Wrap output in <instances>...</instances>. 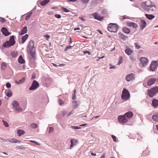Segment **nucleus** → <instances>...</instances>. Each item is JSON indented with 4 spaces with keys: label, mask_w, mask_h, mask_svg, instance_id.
<instances>
[{
    "label": "nucleus",
    "mask_w": 158,
    "mask_h": 158,
    "mask_svg": "<svg viewBox=\"0 0 158 158\" xmlns=\"http://www.w3.org/2000/svg\"><path fill=\"white\" fill-rule=\"evenodd\" d=\"M28 48H29L30 54L31 59L30 60V63L31 64V67H34L35 65V63L34 61V60L35 58V48L34 47V42L33 40H31L29 41L28 45Z\"/></svg>",
    "instance_id": "obj_1"
},
{
    "label": "nucleus",
    "mask_w": 158,
    "mask_h": 158,
    "mask_svg": "<svg viewBox=\"0 0 158 158\" xmlns=\"http://www.w3.org/2000/svg\"><path fill=\"white\" fill-rule=\"evenodd\" d=\"M15 43L14 36L13 35L10 38L9 41H6L3 44V46L5 48L9 47L15 44Z\"/></svg>",
    "instance_id": "obj_2"
},
{
    "label": "nucleus",
    "mask_w": 158,
    "mask_h": 158,
    "mask_svg": "<svg viewBox=\"0 0 158 158\" xmlns=\"http://www.w3.org/2000/svg\"><path fill=\"white\" fill-rule=\"evenodd\" d=\"M158 92V86H156L148 90V94L151 97H153Z\"/></svg>",
    "instance_id": "obj_3"
},
{
    "label": "nucleus",
    "mask_w": 158,
    "mask_h": 158,
    "mask_svg": "<svg viewBox=\"0 0 158 158\" xmlns=\"http://www.w3.org/2000/svg\"><path fill=\"white\" fill-rule=\"evenodd\" d=\"M118 29L117 25L114 23H110L107 27V29L109 31L114 32H116Z\"/></svg>",
    "instance_id": "obj_4"
},
{
    "label": "nucleus",
    "mask_w": 158,
    "mask_h": 158,
    "mask_svg": "<svg viewBox=\"0 0 158 158\" xmlns=\"http://www.w3.org/2000/svg\"><path fill=\"white\" fill-rule=\"evenodd\" d=\"M12 105L14 110L18 112L22 111V109L19 106V104L17 101H14L12 103Z\"/></svg>",
    "instance_id": "obj_5"
},
{
    "label": "nucleus",
    "mask_w": 158,
    "mask_h": 158,
    "mask_svg": "<svg viewBox=\"0 0 158 158\" xmlns=\"http://www.w3.org/2000/svg\"><path fill=\"white\" fill-rule=\"evenodd\" d=\"M130 96V94L128 91L126 89H123L122 95V98L123 100H127Z\"/></svg>",
    "instance_id": "obj_6"
},
{
    "label": "nucleus",
    "mask_w": 158,
    "mask_h": 158,
    "mask_svg": "<svg viewBox=\"0 0 158 158\" xmlns=\"http://www.w3.org/2000/svg\"><path fill=\"white\" fill-rule=\"evenodd\" d=\"M145 6L144 8L147 10H149L151 8L155 7V6L149 0L146 1L144 3Z\"/></svg>",
    "instance_id": "obj_7"
},
{
    "label": "nucleus",
    "mask_w": 158,
    "mask_h": 158,
    "mask_svg": "<svg viewBox=\"0 0 158 158\" xmlns=\"http://www.w3.org/2000/svg\"><path fill=\"white\" fill-rule=\"evenodd\" d=\"M118 118L119 122L122 124L126 123L128 121V119L124 115H119L118 117Z\"/></svg>",
    "instance_id": "obj_8"
},
{
    "label": "nucleus",
    "mask_w": 158,
    "mask_h": 158,
    "mask_svg": "<svg viewBox=\"0 0 158 158\" xmlns=\"http://www.w3.org/2000/svg\"><path fill=\"white\" fill-rule=\"evenodd\" d=\"M39 86V83L37 81L34 80L29 89L31 90H35L38 88Z\"/></svg>",
    "instance_id": "obj_9"
},
{
    "label": "nucleus",
    "mask_w": 158,
    "mask_h": 158,
    "mask_svg": "<svg viewBox=\"0 0 158 158\" xmlns=\"http://www.w3.org/2000/svg\"><path fill=\"white\" fill-rule=\"evenodd\" d=\"M135 78V75L133 73L127 75L125 77L126 80L129 82L133 81Z\"/></svg>",
    "instance_id": "obj_10"
},
{
    "label": "nucleus",
    "mask_w": 158,
    "mask_h": 158,
    "mask_svg": "<svg viewBox=\"0 0 158 158\" xmlns=\"http://www.w3.org/2000/svg\"><path fill=\"white\" fill-rule=\"evenodd\" d=\"M139 60L143 66H146L148 63V59L145 57H141Z\"/></svg>",
    "instance_id": "obj_11"
},
{
    "label": "nucleus",
    "mask_w": 158,
    "mask_h": 158,
    "mask_svg": "<svg viewBox=\"0 0 158 158\" xmlns=\"http://www.w3.org/2000/svg\"><path fill=\"white\" fill-rule=\"evenodd\" d=\"M94 18L98 20L101 21L103 19V17L99 15L97 13H95L92 14Z\"/></svg>",
    "instance_id": "obj_12"
},
{
    "label": "nucleus",
    "mask_w": 158,
    "mask_h": 158,
    "mask_svg": "<svg viewBox=\"0 0 158 158\" xmlns=\"http://www.w3.org/2000/svg\"><path fill=\"white\" fill-rule=\"evenodd\" d=\"M147 23L145 20L141 19L139 27L141 30L143 29L146 27Z\"/></svg>",
    "instance_id": "obj_13"
},
{
    "label": "nucleus",
    "mask_w": 158,
    "mask_h": 158,
    "mask_svg": "<svg viewBox=\"0 0 158 158\" xmlns=\"http://www.w3.org/2000/svg\"><path fill=\"white\" fill-rule=\"evenodd\" d=\"M157 66L152 61L150 66V69L152 71H154L156 69Z\"/></svg>",
    "instance_id": "obj_14"
},
{
    "label": "nucleus",
    "mask_w": 158,
    "mask_h": 158,
    "mask_svg": "<svg viewBox=\"0 0 158 158\" xmlns=\"http://www.w3.org/2000/svg\"><path fill=\"white\" fill-rule=\"evenodd\" d=\"M127 25L134 28H136L138 27V25L136 23L131 22H127Z\"/></svg>",
    "instance_id": "obj_15"
},
{
    "label": "nucleus",
    "mask_w": 158,
    "mask_h": 158,
    "mask_svg": "<svg viewBox=\"0 0 158 158\" xmlns=\"http://www.w3.org/2000/svg\"><path fill=\"white\" fill-rule=\"evenodd\" d=\"M1 31L2 32V34L6 36L9 35L10 34V33L8 31L7 29L5 27H2L1 30Z\"/></svg>",
    "instance_id": "obj_16"
},
{
    "label": "nucleus",
    "mask_w": 158,
    "mask_h": 158,
    "mask_svg": "<svg viewBox=\"0 0 158 158\" xmlns=\"http://www.w3.org/2000/svg\"><path fill=\"white\" fill-rule=\"evenodd\" d=\"M124 115L128 120V119H130L132 117L133 113L131 111H128Z\"/></svg>",
    "instance_id": "obj_17"
},
{
    "label": "nucleus",
    "mask_w": 158,
    "mask_h": 158,
    "mask_svg": "<svg viewBox=\"0 0 158 158\" xmlns=\"http://www.w3.org/2000/svg\"><path fill=\"white\" fill-rule=\"evenodd\" d=\"M27 27L26 26L23 27L19 33V34L20 35H22L25 34L27 31Z\"/></svg>",
    "instance_id": "obj_18"
},
{
    "label": "nucleus",
    "mask_w": 158,
    "mask_h": 158,
    "mask_svg": "<svg viewBox=\"0 0 158 158\" xmlns=\"http://www.w3.org/2000/svg\"><path fill=\"white\" fill-rule=\"evenodd\" d=\"M156 79L152 78L150 79L148 82V86H150L153 84L156 81Z\"/></svg>",
    "instance_id": "obj_19"
},
{
    "label": "nucleus",
    "mask_w": 158,
    "mask_h": 158,
    "mask_svg": "<svg viewBox=\"0 0 158 158\" xmlns=\"http://www.w3.org/2000/svg\"><path fill=\"white\" fill-rule=\"evenodd\" d=\"M125 53L128 56L131 55V53L133 52V50L130 48H127L125 50Z\"/></svg>",
    "instance_id": "obj_20"
},
{
    "label": "nucleus",
    "mask_w": 158,
    "mask_h": 158,
    "mask_svg": "<svg viewBox=\"0 0 158 158\" xmlns=\"http://www.w3.org/2000/svg\"><path fill=\"white\" fill-rule=\"evenodd\" d=\"M72 103L73 104V108L74 109L77 108L78 106L80 104V102H77L76 101H73Z\"/></svg>",
    "instance_id": "obj_21"
},
{
    "label": "nucleus",
    "mask_w": 158,
    "mask_h": 158,
    "mask_svg": "<svg viewBox=\"0 0 158 158\" xmlns=\"http://www.w3.org/2000/svg\"><path fill=\"white\" fill-rule=\"evenodd\" d=\"M28 37V35L27 34H26L25 35L23 36L21 38L22 41H21V43H24L27 39Z\"/></svg>",
    "instance_id": "obj_22"
},
{
    "label": "nucleus",
    "mask_w": 158,
    "mask_h": 158,
    "mask_svg": "<svg viewBox=\"0 0 158 158\" xmlns=\"http://www.w3.org/2000/svg\"><path fill=\"white\" fill-rule=\"evenodd\" d=\"M71 145L70 146V148L71 149L76 144V141L75 139L71 140Z\"/></svg>",
    "instance_id": "obj_23"
},
{
    "label": "nucleus",
    "mask_w": 158,
    "mask_h": 158,
    "mask_svg": "<svg viewBox=\"0 0 158 158\" xmlns=\"http://www.w3.org/2000/svg\"><path fill=\"white\" fill-rule=\"evenodd\" d=\"M145 15L146 18L149 20H152L155 17L154 16L152 15L145 14Z\"/></svg>",
    "instance_id": "obj_24"
},
{
    "label": "nucleus",
    "mask_w": 158,
    "mask_h": 158,
    "mask_svg": "<svg viewBox=\"0 0 158 158\" xmlns=\"http://www.w3.org/2000/svg\"><path fill=\"white\" fill-rule=\"evenodd\" d=\"M152 106L155 107H156L158 105V100L154 99L152 101Z\"/></svg>",
    "instance_id": "obj_25"
},
{
    "label": "nucleus",
    "mask_w": 158,
    "mask_h": 158,
    "mask_svg": "<svg viewBox=\"0 0 158 158\" xmlns=\"http://www.w3.org/2000/svg\"><path fill=\"white\" fill-rule=\"evenodd\" d=\"M25 133V132L22 130H18L17 131V133L19 136H20L21 135L24 134Z\"/></svg>",
    "instance_id": "obj_26"
},
{
    "label": "nucleus",
    "mask_w": 158,
    "mask_h": 158,
    "mask_svg": "<svg viewBox=\"0 0 158 158\" xmlns=\"http://www.w3.org/2000/svg\"><path fill=\"white\" fill-rule=\"evenodd\" d=\"M50 1V0H44L40 2V4L43 6L45 5L48 4Z\"/></svg>",
    "instance_id": "obj_27"
},
{
    "label": "nucleus",
    "mask_w": 158,
    "mask_h": 158,
    "mask_svg": "<svg viewBox=\"0 0 158 158\" xmlns=\"http://www.w3.org/2000/svg\"><path fill=\"white\" fill-rule=\"evenodd\" d=\"M25 77H23L22 78L18 81H15V82L18 84H20L25 81Z\"/></svg>",
    "instance_id": "obj_28"
},
{
    "label": "nucleus",
    "mask_w": 158,
    "mask_h": 158,
    "mask_svg": "<svg viewBox=\"0 0 158 158\" xmlns=\"http://www.w3.org/2000/svg\"><path fill=\"white\" fill-rule=\"evenodd\" d=\"M123 31L126 33L128 34L130 32V30L126 27H124L123 28Z\"/></svg>",
    "instance_id": "obj_29"
},
{
    "label": "nucleus",
    "mask_w": 158,
    "mask_h": 158,
    "mask_svg": "<svg viewBox=\"0 0 158 158\" xmlns=\"http://www.w3.org/2000/svg\"><path fill=\"white\" fill-rule=\"evenodd\" d=\"M18 61L19 63L22 64L25 62V60L21 56H20L18 59Z\"/></svg>",
    "instance_id": "obj_30"
},
{
    "label": "nucleus",
    "mask_w": 158,
    "mask_h": 158,
    "mask_svg": "<svg viewBox=\"0 0 158 158\" xmlns=\"http://www.w3.org/2000/svg\"><path fill=\"white\" fill-rule=\"evenodd\" d=\"M8 141L10 142L13 143H19L20 142V141L19 140H17V139H10L8 140Z\"/></svg>",
    "instance_id": "obj_31"
},
{
    "label": "nucleus",
    "mask_w": 158,
    "mask_h": 158,
    "mask_svg": "<svg viewBox=\"0 0 158 158\" xmlns=\"http://www.w3.org/2000/svg\"><path fill=\"white\" fill-rule=\"evenodd\" d=\"M152 119L155 121H158V114L152 116Z\"/></svg>",
    "instance_id": "obj_32"
},
{
    "label": "nucleus",
    "mask_w": 158,
    "mask_h": 158,
    "mask_svg": "<svg viewBox=\"0 0 158 158\" xmlns=\"http://www.w3.org/2000/svg\"><path fill=\"white\" fill-rule=\"evenodd\" d=\"M129 57L131 61L132 62L135 61L136 60V58L133 55H130Z\"/></svg>",
    "instance_id": "obj_33"
},
{
    "label": "nucleus",
    "mask_w": 158,
    "mask_h": 158,
    "mask_svg": "<svg viewBox=\"0 0 158 158\" xmlns=\"http://www.w3.org/2000/svg\"><path fill=\"white\" fill-rule=\"evenodd\" d=\"M12 95V93L10 90H8L7 92H6V95L8 97H11Z\"/></svg>",
    "instance_id": "obj_34"
},
{
    "label": "nucleus",
    "mask_w": 158,
    "mask_h": 158,
    "mask_svg": "<svg viewBox=\"0 0 158 158\" xmlns=\"http://www.w3.org/2000/svg\"><path fill=\"white\" fill-rule=\"evenodd\" d=\"M17 52L15 51L12 52L11 53V55L13 57H15L17 56Z\"/></svg>",
    "instance_id": "obj_35"
},
{
    "label": "nucleus",
    "mask_w": 158,
    "mask_h": 158,
    "mask_svg": "<svg viewBox=\"0 0 158 158\" xmlns=\"http://www.w3.org/2000/svg\"><path fill=\"white\" fill-rule=\"evenodd\" d=\"M31 127L33 129L36 128L38 127L37 125L35 123H31Z\"/></svg>",
    "instance_id": "obj_36"
},
{
    "label": "nucleus",
    "mask_w": 158,
    "mask_h": 158,
    "mask_svg": "<svg viewBox=\"0 0 158 158\" xmlns=\"http://www.w3.org/2000/svg\"><path fill=\"white\" fill-rule=\"evenodd\" d=\"M120 38L123 40H124L126 39L127 36H125L123 34H121L120 35Z\"/></svg>",
    "instance_id": "obj_37"
},
{
    "label": "nucleus",
    "mask_w": 158,
    "mask_h": 158,
    "mask_svg": "<svg viewBox=\"0 0 158 158\" xmlns=\"http://www.w3.org/2000/svg\"><path fill=\"white\" fill-rule=\"evenodd\" d=\"M32 14V12H30V13H28V14L26 16L25 19L26 20H28L29 19L31 15Z\"/></svg>",
    "instance_id": "obj_38"
},
{
    "label": "nucleus",
    "mask_w": 158,
    "mask_h": 158,
    "mask_svg": "<svg viewBox=\"0 0 158 158\" xmlns=\"http://www.w3.org/2000/svg\"><path fill=\"white\" fill-rule=\"evenodd\" d=\"M58 103L60 105H62L64 104V102L61 99H59Z\"/></svg>",
    "instance_id": "obj_39"
},
{
    "label": "nucleus",
    "mask_w": 158,
    "mask_h": 158,
    "mask_svg": "<svg viewBox=\"0 0 158 158\" xmlns=\"http://www.w3.org/2000/svg\"><path fill=\"white\" fill-rule=\"evenodd\" d=\"M16 149H20L22 150H24L26 149V148L24 147H21V146H17L15 147Z\"/></svg>",
    "instance_id": "obj_40"
},
{
    "label": "nucleus",
    "mask_w": 158,
    "mask_h": 158,
    "mask_svg": "<svg viewBox=\"0 0 158 158\" xmlns=\"http://www.w3.org/2000/svg\"><path fill=\"white\" fill-rule=\"evenodd\" d=\"M71 128H73L74 129H79L81 128V127H79L76 126H71Z\"/></svg>",
    "instance_id": "obj_41"
},
{
    "label": "nucleus",
    "mask_w": 158,
    "mask_h": 158,
    "mask_svg": "<svg viewBox=\"0 0 158 158\" xmlns=\"http://www.w3.org/2000/svg\"><path fill=\"white\" fill-rule=\"evenodd\" d=\"M122 57H120L119 59V60H118V64L119 65L122 62Z\"/></svg>",
    "instance_id": "obj_42"
},
{
    "label": "nucleus",
    "mask_w": 158,
    "mask_h": 158,
    "mask_svg": "<svg viewBox=\"0 0 158 158\" xmlns=\"http://www.w3.org/2000/svg\"><path fill=\"white\" fill-rule=\"evenodd\" d=\"M62 10L63 11L65 12H68L70 11L69 10L64 7H62Z\"/></svg>",
    "instance_id": "obj_43"
},
{
    "label": "nucleus",
    "mask_w": 158,
    "mask_h": 158,
    "mask_svg": "<svg viewBox=\"0 0 158 158\" xmlns=\"http://www.w3.org/2000/svg\"><path fill=\"white\" fill-rule=\"evenodd\" d=\"M2 122H3V124L5 127H8V126H9L8 124L5 121H4V120H3L2 121Z\"/></svg>",
    "instance_id": "obj_44"
},
{
    "label": "nucleus",
    "mask_w": 158,
    "mask_h": 158,
    "mask_svg": "<svg viewBox=\"0 0 158 158\" xmlns=\"http://www.w3.org/2000/svg\"><path fill=\"white\" fill-rule=\"evenodd\" d=\"M54 128L53 127H50L49 128V133H50L53 132Z\"/></svg>",
    "instance_id": "obj_45"
},
{
    "label": "nucleus",
    "mask_w": 158,
    "mask_h": 158,
    "mask_svg": "<svg viewBox=\"0 0 158 158\" xmlns=\"http://www.w3.org/2000/svg\"><path fill=\"white\" fill-rule=\"evenodd\" d=\"M5 20H6L4 18L0 17V21L1 22L3 23L5 21Z\"/></svg>",
    "instance_id": "obj_46"
},
{
    "label": "nucleus",
    "mask_w": 158,
    "mask_h": 158,
    "mask_svg": "<svg viewBox=\"0 0 158 158\" xmlns=\"http://www.w3.org/2000/svg\"><path fill=\"white\" fill-rule=\"evenodd\" d=\"M135 45L136 48L137 49H139L141 47L137 43H135Z\"/></svg>",
    "instance_id": "obj_47"
},
{
    "label": "nucleus",
    "mask_w": 158,
    "mask_h": 158,
    "mask_svg": "<svg viewBox=\"0 0 158 158\" xmlns=\"http://www.w3.org/2000/svg\"><path fill=\"white\" fill-rule=\"evenodd\" d=\"M6 85L7 88H10L11 86L10 84L9 83H6Z\"/></svg>",
    "instance_id": "obj_48"
},
{
    "label": "nucleus",
    "mask_w": 158,
    "mask_h": 158,
    "mask_svg": "<svg viewBox=\"0 0 158 158\" xmlns=\"http://www.w3.org/2000/svg\"><path fill=\"white\" fill-rule=\"evenodd\" d=\"M6 66V65L5 63H3L2 64V68L3 69H5V68Z\"/></svg>",
    "instance_id": "obj_49"
},
{
    "label": "nucleus",
    "mask_w": 158,
    "mask_h": 158,
    "mask_svg": "<svg viewBox=\"0 0 158 158\" xmlns=\"http://www.w3.org/2000/svg\"><path fill=\"white\" fill-rule=\"evenodd\" d=\"M55 16L57 18L60 19L61 18V16L60 15L57 14H56L55 15Z\"/></svg>",
    "instance_id": "obj_50"
},
{
    "label": "nucleus",
    "mask_w": 158,
    "mask_h": 158,
    "mask_svg": "<svg viewBox=\"0 0 158 158\" xmlns=\"http://www.w3.org/2000/svg\"><path fill=\"white\" fill-rule=\"evenodd\" d=\"M72 47V46L70 45L67 46L65 48L64 51H66L68 49Z\"/></svg>",
    "instance_id": "obj_51"
},
{
    "label": "nucleus",
    "mask_w": 158,
    "mask_h": 158,
    "mask_svg": "<svg viewBox=\"0 0 158 158\" xmlns=\"http://www.w3.org/2000/svg\"><path fill=\"white\" fill-rule=\"evenodd\" d=\"M111 137L113 139V140L115 142H116V136L114 135H112Z\"/></svg>",
    "instance_id": "obj_52"
},
{
    "label": "nucleus",
    "mask_w": 158,
    "mask_h": 158,
    "mask_svg": "<svg viewBox=\"0 0 158 158\" xmlns=\"http://www.w3.org/2000/svg\"><path fill=\"white\" fill-rule=\"evenodd\" d=\"M130 19V17H128L127 15H124L123 17V19Z\"/></svg>",
    "instance_id": "obj_53"
},
{
    "label": "nucleus",
    "mask_w": 158,
    "mask_h": 158,
    "mask_svg": "<svg viewBox=\"0 0 158 158\" xmlns=\"http://www.w3.org/2000/svg\"><path fill=\"white\" fill-rule=\"evenodd\" d=\"M36 78V75L35 73H33L31 76V79H35Z\"/></svg>",
    "instance_id": "obj_54"
},
{
    "label": "nucleus",
    "mask_w": 158,
    "mask_h": 158,
    "mask_svg": "<svg viewBox=\"0 0 158 158\" xmlns=\"http://www.w3.org/2000/svg\"><path fill=\"white\" fill-rule=\"evenodd\" d=\"M74 111L73 110H72L67 115V117H69L70 116V115L72 114L73 113Z\"/></svg>",
    "instance_id": "obj_55"
},
{
    "label": "nucleus",
    "mask_w": 158,
    "mask_h": 158,
    "mask_svg": "<svg viewBox=\"0 0 158 158\" xmlns=\"http://www.w3.org/2000/svg\"><path fill=\"white\" fill-rule=\"evenodd\" d=\"M67 113V112L66 111H63L62 113V115L63 116V117H64L65 114Z\"/></svg>",
    "instance_id": "obj_56"
},
{
    "label": "nucleus",
    "mask_w": 158,
    "mask_h": 158,
    "mask_svg": "<svg viewBox=\"0 0 158 158\" xmlns=\"http://www.w3.org/2000/svg\"><path fill=\"white\" fill-rule=\"evenodd\" d=\"M44 37H46L47 39H49L50 37V36L48 34L45 35Z\"/></svg>",
    "instance_id": "obj_57"
},
{
    "label": "nucleus",
    "mask_w": 158,
    "mask_h": 158,
    "mask_svg": "<svg viewBox=\"0 0 158 158\" xmlns=\"http://www.w3.org/2000/svg\"><path fill=\"white\" fill-rule=\"evenodd\" d=\"M84 54H85L87 53L89 55H90L91 54L90 52L89 51H86L83 52Z\"/></svg>",
    "instance_id": "obj_58"
},
{
    "label": "nucleus",
    "mask_w": 158,
    "mask_h": 158,
    "mask_svg": "<svg viewBox=\"0 0 158 158\" xmlns=\"http://www.w3.org/2000/svg\"><path fill=\"white\" fill-rule=\"evenodd\" d=\"M30 141L31 142H32L33 143H35L37 144V145H39V143L38 142H36V141H35L32 140V141Z\"/></svg>",
    "instance_id": "obj_59"
},
{
    "label": "nucleus",
    "mask_w": 158,
    "mask_h": 158,
    "mask_svg": "<svg viewBox=\"0 0 158 158\" xmlns=\"http://www.w3.org/2000/svg\"><path fill=\"white\" fill-rule=\"evenodd\" d=\"M81 0L84 3H87L89 1V0Z\"/></svg>",
    "instance_id": "obj_60"
},
{
    "label": "nucleus",
    "mask_w": 158,
    "mask_h": 158,
    "mask_svg": "<svg viewBox=\"0 0 158 158\" xmlns=\"http://www.w3.org/2000/svg\"><path fill=\"white\" fill-rule=\"evenodd\" d=\"M156 64V65L158 66V59L156 60L153 61Z\"/></svg>",
    "instance_id": "obj_61"
},
{
    "label": "nucleus",
    "mask_w": 158,
    "mask_h": 158,
    "mask_svg": "<svg viewBox=\"0 0 158 158\" xmlns=\"http://www.w3.org/2000/svg\"><path fill=\"white\" fill-rule=\"evenodd\" d=\"M91 154L94 156H95L96 155V153H94L93 152H91Z\"/></svg>",
    "instance_id": "obj_62"
},
{
    "label": "nucleus",
    "mask_w": 158,
    "mask_h": 158,
    "mask_svg": "<svg viewBox=\"0 0 158 158\" xmlns=\"http://www.w3.org/2000/svg\"><path fill=\"white\" fill-rule=\"evenodd\" d=\"M105 153H103L100 158H105Z\"/></svg>",
    "instance_id": "obj_63"
},
{
    "label": "nucleus",
    "mask_w": 158,
    "mask_h": 158,
    "mask_svg": "<svg viewBox=\"0 0 158 158\" xmlns=\"http://www.w3.org/2000/svg\"><path fill=\"white\" fill-rule=\"evenodd\" d=\"M105 153H103L100 158H105Z\"/></svg>",
    "instance_id": "obj_64"
}]
</instances>
